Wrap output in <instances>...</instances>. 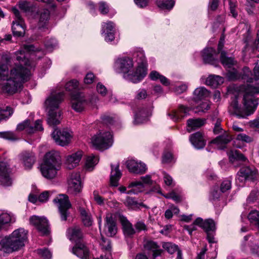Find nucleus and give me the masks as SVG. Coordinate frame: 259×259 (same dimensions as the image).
Segmentation results:
<instances>
[{"mask_svg":"<svg viewBox=\"0 0 259 259\" xmlns=\"http://www.w3.org/2000/svg\"><path fill=\"white\" fill-rule=\"evenodd\" d=\"M253 73L252 74L249 69L246 68L242 76V79L247 83L243 88L244 104L247 109L253 111L257 107L259 99V61L255 64Z\"/></svg>","mask_w":259,"mask_h":259,"instance_id":"1","label":"nucleus"},{"mask_svg":"<svg viewBox=\"0 0 259 259\" xmlns=\"http://www.w3.org/2000/svg\"><path fill=\"white\" fill-rule=\"evenodd\" d=\"M41 51V48L33 45L24 44L17 52V92L22 89L23 83L30 78L32 65L28 59L29 53Z\"/></svg>","mask_w":259,"mask_h":259,"instance_id":"2","label":"nucleus"},{"mask_svg":"<svg viewBox=\"0 0 259 259\" xmlns=\"http://www.w3.org/2000/svg\"><path fill=\"white\" fill-rule=\"evenodd\" d=\"M13 58L10 53L2 55L0 62V79L6 80L3 90L9 94H13L16 92V65L9 71V68L13 66Z\"/></svg>","mask_w":259,"mask_h":259,"instance_id":"3","label":"nucleus"},{"mask_svg":"<svg viewBox=\"0 0 259 259\" xmlns=\"http://www.w3.org/2000/svg\"><path fill=\"white\" fill-rule=\"evenodd\" d=\"M61 159L58 151H51L47 153L40 165L42 175L47 179L55 178L61 168Z\"/></svg>","mask_w":259,"mask_h":259,"instance_id":"4","label":"nucleus"},{"mask_svg":"<svg viewBox=\"0 0 259 259\" xmlns=\"http://www.w3.org/2000/svg\"><path fill=\"white\" fill-rule=\"evenodd\" d=\"M63 97L64 93L62 92H52L46 100L45 104L48 110L47 122L50 125H56L60 122L62 113L59 107Z\"/></svg>","mask_w":259,"mask_h":259,"instance_id":"5","label":"nucleus"},{"mask_svg":"<svg viewBox=\"0 0 259 259\" xmlns=\"http://www.w3.org/2000/svg\"><path fill=\"white\" fill-rule=\"evenodd\" d=\"M138 66L135 70H131L127 74L124 75V78L134 83L140 81L147 74V62L143 52L137 53Z\"/></svg>","mask_w":259,"mask_h":259,"instance_id":"6","label":"nucleus"},{"mask_svg":"<svg viewBox=\"0 0 259 259\" xmlns=\"http://www.w3.org/2000/svg\"><path fill=\"white\" fill-rule=\"evenodd\" d=\"M53 202L58 208L61 220L67 221L68 217L70 215L69 210L71 207L68 196L65 194H60L53 200Z\"/></svg>","mask_w":259,"mask_h":259,"instance_id":"7","label":"nucleus"},{"mask_svg":"<svg viewBox=\"0 0 259 259\" xmlns=\"http://www.w3.org/2000/svg\"><path fill=\"white\" fill-rule=\"evenodd\" d=\"M93 146L97 149H106L112 143V135L110 132H100L94 135L91 140Z\"/></svg>","mask_w":259,"mask_h":259,"instance_id":"8","label":"nucleus"},{"mask_svg":"<svg viewBox=\"0 0 259 259\" xmlns=\"http://www.w3.org/2000/svg\"><path fill=\"white\" fill-rule=\"evenodd\" d=\"M0 250L5 253H12L16 250V230L0 240Z\"/></svg>","mask_w":259,"mask_h":259,"instance_id":"9","label":"nucleus"},{"mask_svg":"<svg viewBox=\"0 0 259 259\" xmlns=\"http://www.w3.org/2000/svg\"><path fill=\"white\" fill-rule=\"evenodd\" d=\"M30 224L34 226L36 229L42 235H48L50 228L48 220L44 217L33 215L29 218Z\"/></svg>","mask_w":259,"mask_h":259,"instance_id":"10","label":"nucleus"},{"mask_svg":"<svg viewBox=\"0 0 259 259\" xmlns=\"http://www.w3.org/2000/svg\"><path fill=\"white\" fill-rule=\"evenodd\" d=\"M55 143L61 146L67 145L72 139L71 133L67 129H55L52 134Z\"/></svg>","mask_w":259,"mask_h":259,"instance_id":"11","label":"nucleus"},{"mask_svg":"<svg viewBox=\"0 0 259 259\" xmlns=\"http://www.w3.org/2000/svg\"><path fill=\"white\" fill-rule=\"evenodd\" d=\"M257 177V170L253 166H243L238 172V180L240 182L254 181Z\"/></svg>","mask_w":259,"mask_h":259,"instance_id":"12","label":"nucleus"},{"mask_svg":"<svg viewBox=\"0 0 259 259\" xmlns=\"http://www.w3.org/2000/svg\"><path fill=\"white\" fill-rule=\"evenodd\" d=\"M72 108L75 111L80 112L88 104V100L84 93L77 92L71 96Z\"/></svg>","mask_w":259,"mask_h":259,"instance_id":"13","label":"nucleus"},{"mask_svg":"<svg viewBox=\"0 0 259 259\" xmlns=\"http://www.w3.org/2000/svg\"><path fill=\"white\" fill-rule=\"evenodd\" d=\"M195 223L203 229L207 233V239L209 242H213V237L211 232L215 231V224L212 219L203 220L201 218H197L195 220Z\"/></svg>","mask_w":259,"mask_h":259,"instance_id":"14","label":"nucleus"},{"mask_svg":"<svg viewBox=\"0 0 259 259\" xmlns=\"http://www.w3.org/2000/svg\"><path fill=\"white\" fill-rule=\"evenodd\" d=\"M243 104H244V99H243ZM245 108L247 111V113H244L242 109L238 104L237 97H235L232 100L231 103L229 106L228 110L229 112L233 115H235L239 118H244L253 113L256 108L253 111L251 109H247L243 104Z\"/></svg>","mask_w":259,"mask_h":259,"instance_id":"15","label":"nucleus"},{"mask_svg":"<svg viewBox=\"0 0 259 259\" xmlns=\"http://www.w3.org/2000/svg\"><path fill=\"white\" fill-rule=\"evenodd\" d=\"M134 64L132 59L129 57H123L118 59L115 63V67L119 72L123 74V77L124 75L127 74L133 68Z\"/></svg>","mask_w":259,"mask_h":259,"instance_id":"16","label":"nucleus"},{"mask_svg":"<svg viewBox=\"0 0 259 259\" xmlns=\"http://www.w3.org/2000/svg\"><path fill=\"white\" fill-rule=\"evenodd\" d=\"M81 188L79 174L78 172L72 173L68 180V192L73 195H76L80 192Z\"/></svg>","mask_w":259,"mask_h":259,"instance_id":"17","label":"nucleus"},{"mask_svg":"<svg viewBox=\"0 0 259 259\" xmlns=\"http://www.w3.org/2000/svg\"><path fill=\"white\" fill-rule=\"evenodd\" d=\"M104 231L107 236H114L117 232V227L114 215L111 213L106 214L104 224Z\"/></svg>","mask_w":259,"mask_h":259,"instance_id":"18","label":"nucleus"},{"mask_svg":"<svg viewBox=\"0 0 259 259\" xmlns=\"http://www.w3.org/2000/svg\"><path fill=\"white\" fill-rule=\"evenodd\" d=\"M68 238L75 244L83 242L84 234L81 228L79 226H74L69 228L66 231Z\"/></svg>","mask_w":259,"mask_h":259,"instance_id":"19","label":"nucleus"},{"mask_svg":"<svg viewBox=\"0 0 259 259\" xmlns=\"http://www.w3.org/2000/svg\"><path fill=\"white\" fill-rule=\"evenodd\" d=\"M151 108L146 106H141L135 112L134 123L135 124L143 123L151 115Z\"/></svg>","mask_w":259,"mask_h":259,"instance_id":"20","label":"nucleus"},{"mask_svg":"<svg viewBox=\"0 0 259 259\" xmlns=\"http://www.w3.org/2000/svg\"><path fill=\"white\" fill-rule=\"evenodd\" d=\"M126 167L131 172L142 174L147 170L146 165L141 162H138L134 159H130L126 161Z\"/></svg>","mask_w":259,"mask_h":259,"instance_id":"21","label":"nucleus"},{"mask_svg":"<svg viewBox=\"0 0 259 259\" xmlns=\"http://www.w3.org/2000/svg\"><path fill=\"white\" fill-rule=\"evenodd\" d=\"M0 183L5 186H9L12 183L10 171L4 162L0 163Z\"/></svg>","mask_w":259,"mask_h":259,"instance_id":"22","label":"nucleus"},{"mask_svg":"<svg viewBox=\"0 0 259 259\" xmlns=\"http://www.w3.org/2000/svg\"><path fill=\"white\" fill-rule=\"evenodd\" d=\"M72 253L81 259L89 258V250L84 242L75 244L72 248Z\"/></svg>","mask_w":259,"mask_h":259,"instance_id":"23","label":"nucleus"},{"mask_svg":"<svg viewBox=\"0 0 259 259\" xmlns=\"http://www.w3.org/2000/svg\"><path fill=\"white\" fill-rule=\"evenodd\" d=\"M20 156L25 168L30 169L35 162V154L32 152L24 151L20 154Z\"/></svg>","mask_w":259,"mask_h":259,"instance_id":"24","label":"nucleus"},{"mask_svg":"<svg viewBox=\"0 0 259 259\" xmlns=\"http://www.w3.org/2000/svg\"><path fill=\"white\" fill-rule=\"evenodd\" d=\"M128 188H131V189L126 191V188L122 186L119 188V190L121 193H126L128 194H136L143 191L144 190L143 185L140 182H133L129 184Z\"/></svg>","mask_w":259,"mask_h":259,"instance_id":"25","label":"nucleus"},{"mask_svg":"<svg viewBox=\"0 0 259 259\" xmlns=\"http://www.w3.org/2000/svg\"><path fill=\"white\" fill-rule=\"evenodd\" d=\"M82 156V151H77L66 157V164L67 168L71 169L79 163Z\"/></svg>","mask_w":259,"mask_h":259,"instance_id":"26","label":"nucleus"},{"mask_svg":"<svg viewBox=\"0 0 259 259\" xmlns=\"http://www.w3.org/2000/svg\"><path fill=\"white\" fill-rule=\"evenodd\" d=\"M232 140V137L228 132H224L211 141V143L216 144L220 148L223 149Z\"/></svg>","mask_w":259,"mask_h":259,"instance_id":"27","label":"nucleus"},{"mask_svg":"<svg viewBox=\"0 0 259 259\" xmlns=\"http://www.w3.org/2000/svg\"><path fill=\"white\" fill-rule=\"evenodd\" d=\"M120 222L122 226L123 232L126 237H132L136 233L132 224L123 216H120Z\"/></svg>","mask_w":259,"mask_h":259,"instance_id":"28","label":"nucleus"},{"mask_svg":"<svg viewBox=\"0 0 259 259\" xmlns=\"http://www.w3.org/2000/svg\"><path fill=\"white\" fill-rule=\"evenodd\" d=\"M190 140L192 144L198 149L203 148L206 144L202 133L199 132L192 134Z\"/></svg>","mask_w":259,"mask_h":259,"instance_id":"29","label":"nucleus"},{"mask_svg":"<svg viewBox=\"0 0 259 259\" xmlns=\"http://www.w3.org/2000/svg\"><path fill=\"white\" fill-rule=\"evenodd\" d=\"M78 210L83 225L88 227L91 226L93 223V219L89 210L79 207Z\"/></svg>","mask_w":259,"mask_h":259,"instance_id":"30","label":"nucleus"},{"mask_svg":"<svg viewBox=\"0 0 259 259\" xmlns=\"http://www.w3.org/2000/svg\"><path fill=\"white\" fill-rule=\"evenodd\" d=\"M28 231L24 228L17 229V251L21 250L28 242Z\"/></svg>","mask_w":259,"mask_h":259,"instance_id":"31","label":"nucleus"},{"mask_svg":"<svg viewBox=\"0 0 259 259\" xmlns=\"http://www.w3.org/2000/svg\"><path fill=\"white\" fill-rule=\"evenodd\" d=\"M111 167L110 184L112 186L116 187L118 186V181L121 176V172L119 169V164H117L115 166L111 164Z\"/></svg>","mask_w":259,"mask_h":259,"instance_id":"32","label":"nucleus"},{"mask_svg":"<svg viewBox=\"0 0 259 259\" xmlns=\"http://www.w3.org/2000/svg\"><path fill=\"white\" fill-rule=\"evenodd\" d=\"M206 120L203 118L189 119L187 120V131L190 133L205 124Z\"/></svg>","mask_w":259,"mask_h":259,"instance_id":"33","label":"nucleus"},{"mask_svg":"<svg viewBox=\"0 0 259 259\" xmlns=\"http://www.w3.org/2000/svg\"><path fill=\"white\" fill-rule=\"evenodd\" d=\"M190 111L189 109L183 105H181L178 111H173L171 113H168V115L174 121H177L186 116Z\"/></svg>","mask_w":259,"mask_h":259,"instance_id":"34","label":"nucleus"},{"mask_svg":"<svg viewBox=\"0 0 259 259\" xmlns=\"http://www.w3.org/2000/svg\"><path fill=\"white\" fill-rule=\"evenodd\" d=\"M216 54L215 50L212 48L204 49L202 53V56L204 62L205 63L212 64L215 61L214 56Z\"/></svg>","mask_w":259,"mask_h":259,"instance_id":"35","label":"nucleus"},{"mask_svg":"<svg viewBox=\"0 0 259 259\" xmlns=\"http://www.w3.org/2000/svg\"><path fill=\"white\" fill-rule=\"evenodd\" d=\"M224 82V78L220 76L210 75L205 80V84L215 88Z\"/></svg>","mask_w":259,"mask_h":259,"instance_id":"36","label":"nucleus"},{"mask_svg":"<svg viewBox=\"0 0 259 259\" xmlns=\"http://www.w3.org/2000/svg\"><path fill=\"white\" fill-rule=\"evenodd\" d=\"M229 160L234 162L235 160L245 161L246 158L239 150L236 149H232L228 152Z\"/></svg>","mask_w":259,"mask_h":259,"instance_id":"37","label":"nucleus"},{"mask_svg":"<svg viewBox=\"0 0 259 259\" xmlns=\"http://www.w3.org/2000/svg\"><path fill=\"white\" fill-rule=\"evenodd\" d=\"M50 16V12L47 9L43 10L40 14L39 20L38 22V29L44 30L46 28V24Z\"/></svg>","mask_w":259,"mask_h":259,"instance_id":"38","label":"nucleus"},{"mask_svg":"<svg viewBox=\"0 0 259 259\" xmlns=\"http://www.w3.org/2000/svg\"><path fill=\"white\" fill-rule=\"evenodd\" d=\"M156 4L162 10L170 11L174 7L175 1L174 0H156Z\"/></svg>","mask_w":259,"mask_h":259,"instance_id":"39","label":"nucleus"},{"mask_svg":"<svg viewBox=\"0 0 259 259\" xmlns=\"http://www.w3.org/2000/svg\"><path fill=\"white\" fill-rule=\"evenodd\" d=\"M209 92L204 87L196 89L194 92V98L196 101L201 100L209 96Z\"/></svg>","mask_w":259,"mask_h":259,"instance_id":"40","label":"nucleus"},{"mask_svg":"<svg viewBox=\"0 0 259 259\" xmlns=\"http://www.w3.org/2000/svg\"><path fill=\"white\" fill-rule=\"evenodd\" d=\"M220 60L222 64L227 68H231L235 63L234 58L227 57L225 51L221 52Z\"/></svg>","mask_w":259,"mask_h":259,"instance_id":"41","label":"nucleus"},{"mask_svg":"<svg viewBox=\"0 0 259 259\" xmlns=\"http://www.w3.org/2000/svg\"><path fill=\"white\" fill-rule=\"evenodd\" d=\"M26 25L23 19L17 11V37L24 36L25 33Z\"/></svg>","mask_w":259,"mask_h":259,"instance_id":"42","label":"nucleus"},{"mask_svg":"<svg viewBox=\"0 0 259 259\" xmlns=\"http://www.w3.org/2000/svg\"><path fill=\"white\" fill-rule=\"evenodd\" d=\"M19 7L21 11L25 13L32 12L34 8L33 5L31 3L26 1H20Z\"/></svg>","mask_w":259,"mask_h":259,"instance_id":"43","label":"nucleus"},{"mask_svg":"<svg viewBox=\"0 0 259 259\" xmlns=\"http://www.w3.org/2000/svg\"><path fill=\"white\" fill-rule=\"evenodd\" d=\"M99 161V158L98 156H95L93 155L89 156L87 157L85 162L86 167L92 170L93 167L97 164Z\"/></svg>","mask_w":259,"mask_h":259,"instance_id":"44","label":"nucleus"},{"mask_svg":"<svg viewBox=\"0 0 259 259\" xmlns=\"http://www.w3.org/2000/svg\"><path fill=\"white\" fill-rule=\"evenodd\" d=\"M13 113V111L10 107L7 106L5 109L0 108V122L9 118Z\"/></svg>","mask_w":259,"mask_h":259,"instance_id":"45","label":"nucleus"},{"mask_svg":"<svg viewBox=\"0 0 259 259\" xmlns=\"http://www.w3.org/2000/svg\"><path fill=\"white\" fill-rule=\"evenodd\" d=\"M163 248L170 254H173L177 251L178 247L171 242H162Z\"/></svg>","mask_w":259,"mask_h":259,"instance_id":"46","label":"nucleus"},{"mask_svg":"<svg viewBox=\"0 0 259 259\" xmlns=\"http://www.w3.org/2000/svg\"><path fill=\"white\" fill-rule=\"evenodd\" d=\"M35 251L42 259H51L52 258V253L47 248L37 249Z\"/></svg>","mask_w":259,"mask_h":259,"instance_id":"47","label":"nucleus"},{"mask_svg":"<svg viewBox=\"0 0 259 259\" xmlns=\"http://www.w3.org/2000/svg\"><path fill=\"white\" fill-rule=\"evenodd\" d=\"M0 138L15 141L16 140V136L14 132L11 131L0 132Z\"/></svg>","mask_w":259,"mask_h":259,"instance_id":"48","label":"nucleus"},{"mask_svg":"<svg viewBox=\"0 0 259 259\" xmlns=\"http://www.w3.org/2000/svg\"><path fill=\"white\" fill-rule=\"evenodd\" d=\"M248 219L251 223H255L259 228V212L258 211H251L248 215Z\"/></svg>","mask_w":259,"mask_h":259,"instance_id":"49","label":"nucleus"},{"mask_svg":"<svg viewBox=\"0 0 259 259\" xmlns=\"http://www.w3.org/2000/svg\"><path fill=\"white\" fill-rule=\"evenodd\" d=\"M157 242L151 240H148L144 241V248L148 252H150L153 249L157 247Z\"/></svg>","mask_w":259,"mask_h":259,"instance_id":"50","label":"nucleus"},{"mask_svg":"<svg viewBox=\"0 0 259 259\" xmlns=\"http://www.w3.org/2000/svg\"><path fill=\"white\" fill-rule=\"evenodd\" d=\"M43 130L44 129L41 124V120L38 119L36 120L34 127L30 126L28 130V133L31 134L34 133L35 131H41Z\"/></svg>","mask_w":259,"mask_h":259,"instance_id":"51","label":"nucleus"},{"mask_svg":"<svg viewBox=\"0 0 259 259\" xmlns=\"http://www.w3.org/2000/svg\"><path fill=\"white\" fill-rule=\"evenodd\" d=\"M114 24L111 21L104 22L102 24V32H114Z\"/></svg>","mask_w":259,"mask_h":259,"instance_id":"52","label":"nucleus"},{"mask_svg":"<svg viewBox=\"0 0 259 259\" xmlns=\"http://www.w3.org/2000/svg\"><path fill=\"white\" fill-rule=\"evenodd\" d=\"M213 132L215 135L221 134L224 133V132H226V131H224L221 126V119H217V121L214 124V128L213 130Z\"/></svg>","mask_w":259,"mask_h":259,"instance_id":"53","label":"nucleus"},{"mask_svg":"<svg viewBox=\"0 0 259 259\" xmlns=\"http://www.w3.org/2000/svg\"><path fill=\"white\" fill-rule=\"evenodd\" d=\"M101 239L102 242L100 243V244L102 249L110 252L111 249V242L109 240L105 239L103 236H102Z\"/></svg>","mask_w":259,"mask_h":259,"instance_id":"54","label":"nucleus"},{"mask_svg":"<svg viewBox=\"0 0 259 259\" xmlns=\"http://www.w3.org/2000/svg\"><path fill=\"white\" fill-rule=\"evenodd\" d=\"M78 81L75 79H72L66 83L65 85V89L66 91H72L78 87Z\"/></svg>","mask_w":259,"mask_h":259,"instance_id":"55","label":"nucleus"},{"mask_svg":"<svg viewBox=\"0 0 259 259\" xmlns=\"http://www.w3.org/2000/svg\"><path fill=\"white\" fill-rule=\"evenodd\" d=\"M150 252L152 253V258L155 259L158 256H161L164 253V250L160 248V246L158 244L155 249H153Z\"/></svg>","mask_w":259,"mask_h":259,"instance_id":"56","label":"nucleus"},{"mask_svg":"<svg viewBox=\"0 0 259 259\" xmlns=\"http://www.w3.org/2000/svg\"><path fill=\"white\" fill-rule=\"evenodd\" d=\"M135 230L136 232H140L142 231H146L147 228L145 223L142 221H138L135 224Z\"/></svg>","mask_w":259,"mask_h":259,"instance_id":"57","label":"nucleus"},{"mask_svg":"<svg viewBox=\"0 0 259 259\" xmlns=\"http://www.w3.org/2000/svg\"><path fill=\"white\" fill-rule=\"evenodd\" d=\"M231 188V181L228 180H224L221 184V191L224 193L227 190H229Z\"/></svg>","mask_w":259,"mask_h":259,"instance_id":"58","label":"nucleus"},{"mask_svg":"<svg viewBox=\"0 0 259 259\" xmlns=\"http://www.w3.org/2000/svg\"><path fill=\"white\" fill-rule=\"evenodd\" d=\"M99 10L101 14L105 15L108 13L109 8L105 2H101L99 3Z\"/></svg>","mask_w":259,"mask_h":259,"instance_id":"59","label":"nucleus"},{"mask_svg":"<svg viewBox=\"0 0 259 259\" xmlns=\"http://www.w3.org/2000/svg\"><path fill=\"white\" fill-rule=\"evenodd\" d=\"M236 5L235 2L230 0L229 7H230V13L231 14L232 16L234 18H236L238 15V13L236 11Z\"/></svg>","mask_w":259,"mask_h":259,"instance_id":"60","label":"nucleus"},{"mask_svg":"<svg viewBox=\"0 0 259 259\" xmlns=\"http://www.w3.org/2000/svg\"><path fill=\"white\" fill-rule=\"evenodd\" d=\"M30 124V120H26L24 121L23 122L20 123L18 125H17V130H23L24 129H26L27 132H28V130L30 126H29Z\"/></svg>","mask_w":259,"mask_h":259,"instance_id":"61","label":"nucleus"},{"mask_svg":"<svg viewBox=\"0 0 259 259\" xmlns=\"http://www.w3.org/2000/svg\"><path fill=\"white\" fill-rule=\"evenodd\" d=\"M172 160V155L170 152H167L163 153L162 156V162L168 163Z\"/></svg>","mask_w":259,"mask_h":259,"instance_id":"62","label":"nucleus"},{"mask_svg":"<svg viewBox=\"0 0 259 259\" xmlns=\"http://www.w3.org/2000/svg\"><path fill=\"white\" fill-rule=\"evenodd\" d=\"M258 195V193L257 191H252L247 198V202L249 203L253 202L257 198Z\"/></svg>","mask_w":259,"mask_h":259,"instance_id":"63","label":"nucleus"},{"mask_svg":"<svg viewBox=\"0 0 259 259\" xmlns=\"http://www.w3.org/2000/svg\"><path fill=\"white\" fill-rule=\"evenodd\" d=\"M50 196V192L48 191H44L42 192L38 196V201L41 202H46Z\"/></svg>","mask_w":259,"mask_h":259,"instance_id":"64","label":"nucleus"}]
</instances>
